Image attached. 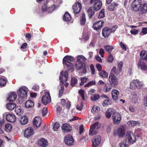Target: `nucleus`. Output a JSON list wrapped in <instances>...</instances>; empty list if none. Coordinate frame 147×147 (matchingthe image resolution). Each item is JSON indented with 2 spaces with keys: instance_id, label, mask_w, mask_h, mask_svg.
<instances>
[{
  "instance_id": "nucleus-1",
  "label": "nucleus",
  "mask_w": 147,
  "mask_h": 147,
  "mask_svg": "<svg viewBox=\"0 0 147 147\" xmlns=\"http://www.w3.org/2000/svg\"><path fill=\"white\" fill-rule=\"evenodd\" d=\"M131 7L133 11H139V15L140 17L147 11V3H145L142 5L141 0H135L133 1Z\"/></svg>"
},
{
  "instance_id": "nucleus-2",
  "label": "nucleus",
  "mask_w": 147,
  "mask_h": 147,
  "mask_svg": "<svg viewBox=\"0 0 147 147\" xmlns=\"http://www.w3.org/2000/svg\"><path fill=\"white\" fill-rule=\"evenodd\" d=\"M74 60V57L70 56H67L63 59V64L65 68L72 72L74 70V65L71 61Z\"/></svg>"
},
{
  "instance_id": "nucleus-3",
  "label": "nucleus",
  "mask_w": 147,
  "mask_h": 147,
  "mask_svg": "<svg viewBox=\"0 0 147 147\" xmlns=\"http://www.w3.org/2000/svg\"><path fill=\"white\" fill-rule=\"evenodd\" d=\"M28 91V89L25 86H22L19 88L17 91L19 101H22V99L25 98L27 96V93Z\"/></svg>"
},
{
  "instance_id": "nucleus-4",
  "label": "nucleus",
  "mask_w": 147,
  "mask_h": 147,
  "mask_svg": "<svg viewBox=\"0 0 147 147\" xmlns=\"http://www.w3.org/2000/svg\"><path fill=\"white\" fill-rule=\"evenodd\" d=\"M143 83L138 80H134L130 83V88L132 90L140 89L143 86Z\"/></svg>"
},
{
  "instance_id": "nucleus-5",
  "label": "nucleus",
  "mask_w": 147,
  "mask_h": 147,
  "mask_svg": "<svg viewBox=\"0 0 147 147\" xmlns=\"http://www.w3.org/2000/svg\"><path fill=\"white\" fill-rule=\"evenodd\" d=\"M125 133V129L123 125L120 126L118 129L115 130L113 132V134L115 136H118L121 138L123 137Z\"/></svg>"
},
{
  "instance_id": "nucleus-6",
  "label": "nucleus",
  "mask_w": 147,
  "mask_h": 147,
  "mask_svg": "<svg viewBox=\"0 0 147 147\" xmlns=\"http://www.w3.org/2000/svg\"><path fill=\"white\" fill-rule=\"evenodd\" d=\"M49 3L48 4H47V3H44L42 7V11H49V12H51L57 7V5L58 6H59V5H58L56 6L54 5H53L52 6L51 5L50 6L49 5Z\"/></svg>"
},
{
  "instance_id": "nucleus-7",
  "label": "nucleus",
  "mask_w": 147,
  "mask_h": 147,
  "mask_svg": "<svg viewBox=\"0 0 147 147\" xmlns=\"http://www.w3.org/2000/svg\"><path fill=\"white\" fill-rule=\"evenodd\" d=\"M126 138L128 142L131 144L134 143L136 140V136L131 132H128L126 134Z\"/></svg>"
},
{
  "instance_id": "nucleus-8",
  "label": "nucleus",
  "mask_w": 147,
  "mask_h": 147,
  "mask_svg": "<svg viewBox=\"0 0 147 147\" xmlns=\"http://www.w3.org/2000/svg\"><path fill=\"white\" fill-rule=\"evenodd\" d=\"M109 80L112 86L115 87L117 85L118 81L117 77L114 75L111 74L109 77Z\"/></svg>"
},
{
  "instance_id": "nucleus-9",
  "label": "nucleus",
  "mask_w": 147,
  "mask_h": 147,
  "mask_svg": "<svg viewBox=\"0 0 147 147\" xmlns=\"http://www.w3.org/2000/svg\"><path fill=\"white\" fill-rule=\"evenodd\" d=\"M99 123L97 122L92 125L90 127L89 130V134L94 135L96 134L97 132V129L99 127Z\"/></svg>"
},
{
  "instance_id": "nucleus-10",
  "label": "nucleus",
  "mask_w": 147,
  "mask_h": 147,
  "mask_svg": "<svg viewBox=\"0 0 147 147\" xmlns=\"http://www.w3.org/2000/svg\"><path fill=\"white\" fill-rule=\"evenodd\" d=\"M45 94L42 98V101L43 104L46 105L51 101V99L49 92H46Z\"/></svg>"
},
{
  "instance_id": "nucleus-11",
  "label": "nucleus",
  "mask_w": 147,
  "mask_h": 147,
  "mask_svg": "<svg viewBox=\"0 0 147 147\" xmlns=\"http://www.w3.org/2000/svg\"><path fill=\"white\" fill-rule=\"evenodd\" d=\"M61 75L59 77V80L61 82L64 83L66 82L68 78V74L67 71H62L60 72Z\"/></svg>"
},
{
  "instance_id": "nucleus-12",
  "label": "nucleus",
  "mask_w": 147,
  "mask_h": 147,
  "mask_svg": "<svg viewBox=\"0 0 147 147\" xmlns=\"http://www.w3.org/2000/svg\"><path fill=\"white\" fill-rule=\"evenodd\" d=\"M146 62L145 61L140 59L137 63L138 68L142 70H145L147 69V65L146 63Z\"/></svg>"
},
{
  "instance_id": "nucleus-13",
  "label": "nucleus",
  "mask_w": 147,
  "mask_h": 147,
  "mask_svg": "<svg viewBox=\"0 0 147 147\" xmlns=\"http://www.w3.org/2000/svg\"><path fill=\"white\" fill-rule=\"evenodd\" d=\"M82 8L81 4L79 2H77L75 3L73 6L72 9L74 12L75 14H77L78 13Z\"/></svg>"
},
{
  "instance_id": "nucleus-14",
  "label": "nucleus",
  "mask_w": 147,
  "mask_h": 147,
  "mask_svg": "<svg viewBox=\"0 0 147 147\" xmlns=\"http://www.w3.org/2000/svg\"><path fill=\"white\" fill-rule=\"evenodd\" d=\"M62 131L64 133L68 132L71 131L72 129L71 126L67 123H65L61 126Z\"/></svg>"
},
{
  "instance_id": "nucleus-15",
  "label": "nucleus",
  "mask_w": 147,
  "mask_h": 147,
  "mask_svg": "<svg viewBox=\"0 0 147 147\" xmlns=\"http://www.w3.org/2000/svg\"><path fill=\"white\" fill-rule=\"evenodd\" d=\"M34 133V130L32 127L27 128L25 131L24 136L26 138H28L32 135Z\"/></svg>"
},
{
  "instance_id": "nucleus-16",
  "label": "nucleus",
  "mask_w": 147,
  "mask_h": 147,
  "mask_svg": "<svg viewBox=\"0 0 147 147\" xmlns=\"http://www.w3.org/2000/svg\"><path fill=\"white\" fill-rule=\"evenodd\" d=\"M113 123L116 125L119 124L120 122L121 119V115L119 113H117L113 116Z\"/></svg>"
},
{
  "instance_id": "nucleus-17",
  "label": "nucleus",
  "mask_w": 147,
  "mask_h": 147,
  "mask_svg": "<svg viewBox=\"0 0 147 147\" xmlns=\"http://www.w3.org/2000/svg\"><path fill=\"white\" fill-rule=\"evenodd\" d=\"M64 141L65 144L68 145H71L74 144V139L70 135L67 136L65 138Z\"/></svg>"
},
{
  "instance_id": "nucleus-18",
  "label": "nucleus",
  "mask_w": 147,
  "mask_h": 147,
  "mask_svg": "<svg viewBox=\"0 0 147 147\" xmlns=\"http://www.w3.org/2000/svg\"><path fill=\"white\" fill-rule=\"evenodd\" d=\"M103 21H98L93 24L92 27L94 30H98L103 26Z\"/></svg>"
},
{
  "instance_id": "nucleus-19",
  "label": "nucleus",
  "mask_w": 147,
  "mask_h": 147,
  "mask_svg": "<svg viewBox=\"0 0 147 147\" xmlns=\"http://www.w3.org/2000/svg\"><path fill=\"white\" fill-rule=\"evenodd\" d=\"M116 112V110L114 108H110L108 109L105 113L106 117L108 118H109L112 115L115 114Z\"/></svg>"
},
{
  "instance_id": "nucleus-20",
  "label": "nucleus",
  "mask_w": 147,
  "mask_h": 147,
  "mask_svg": "<svg viewBox=\"0 0 147 147\" xmlns=\"http://www.w3.org/2000/svg\"><path fill=\"white\" fill-rule=\"evenodd\" d=\"M101 141V138L100 136L95 137L92 141V146L94 147H96L98 145Z\"/></svg>"
},
{
  "instance_id": "nucleus-21",
  "label": "nucleus",
  "mask_w": 147,
  "mask_h": 147,
  "mask_svg": "<svg viewBox=\"0 0 147 147\" xmlns=\"http://www.w3.org/2000/svg\"><path fill=\"white\" fill-rule=\"evenodd\" d=\"M94 4L93 5V8L96 11H98L99 10L102 6V2L99 1H95L94 2Z\"/></svg>"
},
{
  "instance_id": "nucleus-22",
  "label": "nucleus",
  "mask_w": 147,
  "mask_h": 147,
  "mask_svg": "<svg viewBox=\"0 0 147 147\" xmlns=\"http://www.w3.org/2000/svg\"><path fill=\"white\" fill-rule=\"evenodd\" d=\"M6 119L7 121L11 122H14L16 120L15 116L10 113L6 115Z\"/></svg>"
},
{
  "instance_id": "nucleus-23",
  "label": "nucleus",
  "mask_w": 147,
  "mask_h": 147,
  "mask_svg": "<svg viewBox=\"0 0 147 147\" xmlns=\"http://www.w3.org/2000/svg\"><path fill=\"white\" fill-rule=\"evenodd\" d=\"M41 119L39 116H36L34 118L33 121V124L36 127H39L41 124Z\"/></svg>"
},
{
  "instance_id": "nucleus-24",
  "label": "nucleus",
  "mask_w": 147,
  "mask_h": 147,
  "mask_svg": "<svg viewBox=\"0 0 147 147\" xmlns=\"http://www.w3.org/2000/svg\"><path fill=\"white\" fill-rule=\"evenodd\" d=\"M113 99L115 101L117 100L119 94V91L116 89H114L112 91L111 93Z\"/></svg>"
},
{
  "instance_id": "nucleus-25",
  "label": "nucleus",
  "mask_w": 147,
  "mask_h": 147,
  "mask_svg": "<svg viewBox=\"0 0 147 147\" xmlns=\"http://www.w3.org/2000/svg\"><path fill=\"white\" fill-rule=\"evenodd\" d=\"M28 120L27 117L26 116H24L19 118V123L21 125H26L27 123Z\"/></svg>"
},
{
  "instance_id": "nucleus-26",
  "label": "nucleus",
  "mask_w": 147,
  "mask_h": 147,
  "mask_svg": "<svg viewBox=\"0 0 147 147\" xmlns=\"http://www.w3.org/2000/svg\"><path fill=\"white\" fill-rule=\"evenodd\" d=\"M111 30L110 28L108 27H105L102 31V36L105 38L107 37L110 34Z\"/></svg>"
},
{
  "instance_id": "nucleus-27",
  "label": "nucleus",
  "mask_w": 147,
  "mask_h": 147,
  "mask_svg": "<svg viewBox=\"0 0 147 147\" xmlns=\"http://www.w3.org/2000/svg\"><path fill=\"white\" fill-rule=\"evenodd\" d=\"M38 144L40 146L43 147L46 146L48 144V143L46 140L43 138L41 139L38 141Z\"/></svg>"
},
{
  "instance_id": "nucleus-28",
  "label": "nucleus",
  "mask_w": 147,
  "mask_h": 147,
  "mask_svg": "<svg viewBox=\"0 0 147 147\" xmlns=\"http://www.w3.org/2000/svg\"><path fill=\"white\" fill-rule=\"evenodd\" d=\"M17 95L15 93L11 92L9 94L7 100L9 101H13L16 99Z\"/></svg>"
},
{
  "instance_id": "nucleus-29",
  "label": "nucleus",
  "mask_w": 147,
  "mask_h": 147,
  "mask_svg": "<svg viewBox=\"0 0 147 147\" xmlns=\"http://www.w3.org/2000/svg\"><path fill=\"white\" fill-rule=\"evenodd\" d=\"M140 60L145 61L147 62V52L144 51H142L140 54Z\"/></svg>"
},
{
  "instance_id": "nucleus-30",
  "label": "nucleus",
  "mask_w": 147,
  "mask_h": 147,
  "mask_svg": "<svg viewBox=\"0 0 147 147\" xmlns=\"http://www.w3.org/2000/svg\"><path fill=\"white\" fill-rule=\"evenodd\" d=\"M118 4L115 2H113L107 7V9L109 11H113L118 6Z\"/></svg>"
},
{
  "instance_id": "nucleus-31",
  "label": "nucleus",
  "mask_w": 147,
  "mask_h": 147,
  "mask_svg": "<svg viewBox=\"0 0 147 147\" xmlns=\"http://www.w3.org/2000/svg\"><path fill=\"white\" fill-rule=\"evenodd\" d=\"M71 17L70 14L68 12H66L63 17V19L65 22H69L71 20Z\"/></svg>"
},
{
  "instance_id": "nucleus-32",
  "label": "nucleus",
  "mask_w": 147,
  "mask_h": 147,
  "mask_svg": "<svg viewBox=\"0 0 147 147\" xmlns=\"http://www.w3.org/2000/svg\"><path fill=\"white\" fill-rule=\"evenodd\" d=\"M96 39L94 38L92 40L87 47L88 49L94 48L96 43Z\"/></svg>"
},
{
  "instance_id": "nucleus-33",
  "label": "nucleus",
  "mask_w": 147,
  "mask_h": 147,
  "mask_svg": "<svg viewBox=\"0 0 147 147\" xmlns=\"http://www.w3.org/2000/svg\"><path fill=\"white\" fill-rule=\"evenodd\" d=\"M16 104L13 103H9L6 105L7 108L9 110L14 109L16 107Z\"/></svg>"
},
{
  "instance_id": "nucleus-34",
  "label": "nucleus",
  "mask_w": 147,
  "mask_h": 147,
  "mask_svg": "<svg viewBox=\"0 0 147 147\" xmlns=\"http://www.w3.org/2000/svg\"><path fill=\"white\" fill-rule=\"evenodd\" d=\"M127 123L129 125H131L133 126H135L139 125L140 123L138 121L131 120L128 121Z\"/></svg>"
},
{
  "instance_id": "nucleus-35",
  "label": "nucleus",
  "mask_w": 147,
  "mask_h": 147,
  "mask_svg": "<svg viewBox=\"0 0 147 147\" xmlns=\"http://www.w3.org/2000/svg\"><path fill=\"white\" fill-rule=\"evenodd\" d=\"M25 105L26 107L30 108L34 106V104L32 100H28L26 102Z\"/></svg>"
},
{
  "instance_id": "nucleus-36",
  "label": "nucleus",
  "mask_w": 147,
  "mask_h": 147,
  "mask_svg": "<svg viewBox=\"0 0 147 147\" xmlns=\"http://www.w3.org/2000/svg\"><path fill=\"white\" fill-rule=\"evenodd\" d=\"M15 111L16 114L18 115H21L23 112L21 107L20 106H17L16 107Z\"/></svg>"
},
{
  "instance_id": "nucleus-37",
  "label": "nucleus",
  "mask_w": 147,
  "mask_h": 147,
  "mask_svg": "<svg viewBox=\"0 0 147 147\" xmlns=\"http://www.w3.org/2000/svg\"><path fill=\"white\" fill-rule=\"evenodd\" d=\"M77 61L78 62L84 63V62L86 61V59L83 56L80 55L78 57Z\"/></svg>"
},
{
  "instance_id": "nucleus-38",
  "label": "nucleus",
  "mask_w": 147,
  "mask_h": 147,
  "mask_svg": "<svg viewBox=\"0 0 147 147\" xmlns=\"http://www.w3.org/2000/svg\"><path fill=\"white\" fill-rule=\"evenodd\" d=\"M104 48L110 54L112 52V50L114 49V48L112 46L110 45L105 46H104Z\"/></svg>"
},
{
  "instance_id": "nucleus-39",
  "label": "nucleus",
  "mask_w": 147,
  "mask_h": 147,
  "mask_svg": "<svg viewBox=\"0 0 147 147\" xmlns=\"http://www.w3.org/2000/svg\"><path fill=\"white\" fill-rule=\"evenodd\" d=\"M84 65H85L84 63L77 61L76 66L77 69L79 70L82 69Z\"/></svg>"
},
{
  "instance_id": "nucleus-40",
  "label": "nucleus",
  "mask_w": 147,
  "mask_h": 147,
  "mask_svg": "<svg viewBox=\"0 0 147 147\" xmlns=\"http://www.w3.org/2000/svg\"><path fill=\"white\" fill-rule=\"evenodd\" d=\"M100 97V95L98 94H95L93 95L91 97V99L92 101H95L98 99Z\"/></svg>"
},
{
  "instance_id": "nucleus-41",
  "label": "nucleus",
  "mask_w": 147,
  "mask_h": 147,
  "mask_svg": "<svg viewBox=\"0 0 147 147\" xmlns=\"http://www.w3.org/2000/svg\"><path fill=\"white\" fill-rule=\"evenodd\" d=\"M5 130L7 132L10 131L12 129V126L10 124H7L5 125Z\"/></svg>"
},
{
  "instance_id": "nucleus-42",
  "label": "nucleus",
  "mask_w": 147,
  "mask_h": 147,
  "mask_svg": "<svg viewBox=\"0 0 147 147\" xmlns=\"http://www.w3.org/2000/svg\"><path fill=\"white\" fill-rule=\"evenodd\" d=\"M87 12L90 18L92 17V16L94 15V10L92 9V8H90L88 10Z\"/></svg>"
},
{
  "instance_id": "nucleus-43",
  "label": "nucleus",
  "mask_w": 147,
  "mask_h": 147,
  "mask_svg": "<svg viewBox=\"0 0 147 147\" xmlns=\"http://www.w3.org/2000/svg\"><path fill=\"white\" fill-rule=\"evenodd\" d=\"M7 82L6 79L0 78V86H5Z\"/></svg>"
},
{
  "instance_id": "nucleus-44",
  "label": "nucleus",
  "mask_w": 147,
  "mask_h": 147,
  "mask_svg": "<svg viewBox=\"0 0 147 147\" xmlns=\"http://www.w3.org/2000/svg\"><path fill=\"white\" fill-rule=\"evenodd\" d=\"M77 82L78 80L75 77L72 78L71 80V85L72 86H74Z\"/></svg>"
},
{
  "instance_id": "nucleus-45",
  "label": "nucleus",
  "mask_w": 147,
  "mask_h": 147,
  "mask_svg": "<svg viewBox=\"0 0 147 147\" xmlns=\"http://www.w3.org/2000/svg\"><path fill=\"white\" fill-rule=\"evenodd\" d=\"M60 127V125L59 123L56 122L54 124L53 126L54 130L55 131H57L59 130Z\"/></svg>"
},
{
  "instance_id": "nucleus-46",
  "label": "nucleus",
  "mask_w": 147,
  "mask_h": 147,
  "mask_svg": "<svg viewBox=\"0 0 147 147\" xmlns=\"http://www.w3.org/2000/svg\"><path fill=\"white\" fill-rule=\"evenodd\" d=\"M116 67H113L111 71V74L114 75V74H117L120 72H119L117 69L116 71Z\"/></svg>"
},
{
  "instance_id": "nucleus-47",
  "label": "nucleus",
  "mask_w": 147,
  "mask_h": 147,
  "mask_svg": "<svg viewBox=\"0 0 147 147\" xmlns=\"http://www.w3.org/2000/svg\"><path fill=\"white\" fill-rule=\"evenodd\" d=\"M86 22L85 15V13H83L82 16V19L80 20V24L81 25H84L85 24Z\"/></svg>"
},
{
  "instance_id": "nucleus-48",
  "label": "nucleus",
  "mask_w": 147,
  "mask_h": 147,
  "mask_svg": "<svg viewBox=\"0 0 147 147\" xmlns=\"http://www.w3.org/2000/svg\"><path fill=\"white\" fill-rule=\"evenodd\" d=\"M100 75L102 78H105L107 77L108 76V74L105 71H102L100 73Z\"/></svg>"
},
{
  "instance_id": "nucleus-49",
  "label": "nucleus",
  "mask_w": 147,
  "mask_h": 147,
  "mask_svg": "<svg viewBox=\"0 0 147 147\" xmlns=\"http://www.w3.org/2000/svg\"><path fill=\"white\" fill-rule=\"evenodd\" d=\"M138 100V98L136 94L132 95L131 100L133 102L136 103Z\"/></svg>"
},
{
  "instance_id": "nucleus-50",
  "label": "nucleus",
  "mask_w": 147,
  "mask_h": 147,
  "mask_svg": "<svg viewBox=\"0 0 147 147\" xmlns=\"http://www.w3.org/2000/svg\"><path fill=\"white\" fill-rule=\"evenodd\" d=\"M123 65V62L122 61L119 62L118 64L117 70L119 71V72H120L121 70Z\"/></svg>"
},
{
  "instance_id": "nucleus-51",
  "label": "nucleus",
  "mask_w": 147,
  "mask_h": 147,
  "mask_svg": "<svg viewBox=\"0 0 147 147\" xmlns=\"http://www.w3.org/2000/svg\"><path fill=\"white\" fill-rule=\"evenodd\" d=\"M79 94L81 96L82 99L84 100H85L84 97V90L82 89L78 91Z\"/></svg>"
},
{
  "instance_id": "nucleus-52",
  "label": "nucleus",
  "mask_w": 147,
  "mask_h": 147,
  "mask_svg": "<svg viewBox=\"0 0 147 147\" xmlns=\"http://www.w3.org/2000/svg\"><path fill=\"white\" fill-rule=\"evenodd\" d=\"M96 84V82L95 81H92L89 82L88 84L84 86L85 87H90L92 85Z\"/></svg>"
},
{
  "instance_id": "nucleus-53",
  "label": "nucleus",
  "mask_w": 147,
  "mask_h": 147,
  "mask_svg": "<svg viewBox=\"0 0 147 147\" xmlns=\"http://www.w3.org/2000/svg\"><path fill=\"white\" fill-rule=\"evenodd\" d=\"M105 10L102 9L100 11L98 15V18H103L105 16Z\"/></svg>"
},
{
  "instance_id": "nucleus-54",
  "label": "nucleus",
  "mask_w": 147,
  "mask_h": 147,
  "mask_svg": "<svg viewBox=\"0 0 147 147\" xmlns=\"http://www.w3.org/2000/svg\"><path fill=\"white\" fill-rule=\"evenodd\" d=\"M98 108L96 106H93L91 110L92 112V113H94L95 112H97L98 111Z\"/></svg>"
},
{
  "instance_id": "nucleus-55",
  "label": "nucleus",
  "mask_w": 147,
  "mask_h": 147,
  "mask_svg": "<svg viewBox=\"0 0 147 147\" xmlns=\"http://www.w3.org/2000/svg\"><path fill=\"white\" fill-rule=\"evenodd\" d=\"M48 111H47V108L46 107H44L42 111V115L43 117H44L45 116L46 114L47 113Z\"/></svg>"
},
{
  "instance_id": "nucleus-56",
  "label": "nucleus",
  "mask_w": 147,
  "mask_h": 147,
  "mask_svg": "<svg viewBox=\"0 0 147 147\" xmlns=\"http://www.w3.org/2000/svg\"><path fill=\"white\" fill-rule=\"evenodd\" d=\"M87 78L84 77L81 78V82L80 83V85H83L85 82H86L87 81Z\"/></svg>"
},
{
  "instance_id": "nucleus-57",
  "label": "nucleus",
  "mask_w": 147,
  "mask_h": 147,
  "mask_svg": "<svg viewBox=\"0 0 147 147\" xmlns=\"http://www.w3.org/2000/svg\"><path fill=\"white\" fill-rule=\"evenodd\" d=\"M110 101L109 100L106 99L102 103L103 106L104 107L106 105H109L110 104Z\"/></svg>"
},
{
  "instance_id": "nucleus-58",
  "label": "nucleus",
  "mask_w": 147,
  "mask_h": 147,
  "mask_svg": "<svg viewBox=\"0 0 147 147\" xmlns=\"http://www.w3.org/2000/svg\"><path fill=\"white\" fill-rule=\"evenodd\" d=\"M113 60L114 58L113 56L111 54H109L108 58V61L110 63H111Z\"/></svg>"
},
{
  "instance_id": "nucleus-59",
  "label": "nucleus",
  "mask_w": 147,
  "mask_h": 147,
  "mask_svg": "<svg viewBox=\"0 0 147 147\" xmlns=\"http://www.w3.org/2000/svg\"><path fill=\"white\" fill-rule=\"evenodd\" d=\"M147 34V28H142L141 34L143 35Z\"/></svg>"
},
{
  "instance_id": "nucleus-60",
  "label": "nucleus",
  "mask_w": 147,
  "mask_h": 147,
  "mask_svg": "<svg viewBox=\"0 0 147 147\" xmlns=\"http://www.w3.org/2000/svg\"><path fill=\"white\" fill-rule=\"evenodd\" d=\"M120 147H128V145L125 142H121L120 144Z\"/></svg>"
},
{
  "instance_id": "nucleus-61",
  "label": "nucleus",
  "mask_w": 147,
  "mask_h": 147,
  "mask_svg": "<svg viewBox=\"0 0 147 147\" xmlns=\"http://www.w3.org/2000/svg\"><path fill=\"white\" fill-rule=\"evenodd\" d=\"M83 107L82 103L81 102L80 104L77 105L76 106V108L78 110L81 111Z\"/></svg>"
},
{
  "instance_id": "nucleus-62",
  "label": "nucleus",
  "mask_w": 147,
  "mask_h": 147,
  "mask_svg": "<svg viewBox=\"0 0 147 147\" xmlns=\"http://www.w3.org/2000/svg\"><path fill=\"white\" fill-rule=\"evenodd\" d=\"M120 45L121 47L123 50L124 51H126L127 50V47L126 45L124 44L122 42H120Z\"/></svg>"
},
{
  "instance_id": "nucleus-63",
  "label": "nucleus",
  "mask_w": 147,
  "mask_h": 147,
  "mask_svg": "<svg viewBox=\"0 0 147 147\" xmlns=\"http://www.w3.org/2000/svg\"><path fill=\"white\" fill-rule=\"evenodd\" d=\"M82 37V38L85 40H87L89 38V36L88 34H83Z\"/></svg>"
},
{
  "instance_id": "nucleus-64",
  "label": "nucleus",
  "mask_w": 147,
  "mask_h": 147,
  "mask_svg": "<svg viewBox=\"0 0 147 147\" xmlns=\"http://www.w3.org/2000/svg\"><path fill=\"white\" fill-rule=\"evenodd\" d=\"M99 53L102 57H104L105 51L103 49L101 48L99 50Z\"/></svg>"
}]
</instances>
